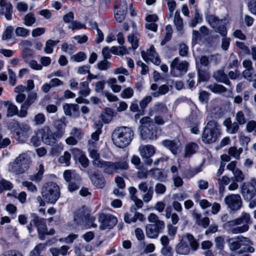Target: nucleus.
I'll use <instances>...</instances> for the list:
<instances>
[{
	"label": "nucleus",
	"instance_id": "1",
	"mask_svg": "<svg viewBox=\"0 0 256 256\" xmlns=\"http://www.w3.org/2000/svg\"><path fill=\"white\" fill-rule=\"evenodd\" d=\"M229 216L226 214L222 216L221 220L224 222L223 228L228 232L236 234H242L248 231L250 225L252 224L250 214L243 212L236 218L228 220Z\"/></svg>",
	"mask_w": 256,
	"mask_h": 256
},
{
	"label": "nucleus",
	"instance_id": "2",
	"mask_svg": "<svg viewBox=\"0 0 256 256\" xmlns=\"http://www.w3.org/2000/svg\"><path fill=\"white\" fill-rule=\"evenodd\" d=\"M134 130L131 128L120 126L116 128L112 134V140L116 146L123 148L128 146L133 139Z\"/></svg>",
	"mask_w": 256,
	"mask_h": 256
},
{
	"label": "nucleus",
	"instance_id": "3",
	"mask_svg": "<svg viewBox=\"0 0 256 256\" xmlns=\"http://www.w3.org/2000/svg\"><path fill=\"white\" fill-rule=\"evenodd\" d=\"M198 247L197 240L192 234H186L182 236L181 240L175 247V250L178 254L188 255L191 250L195 252Z\"/></svg>",
	"mask_w": 256,
	"mask_h": 256
},
{
	"label": "nucleus",
	"instance_id": "4",
	"mask_svg": "<svg viewBox=\"0 0 256 256\" xmlns=\"http://www.w3.org/2000/svg\"><path fill=\"white\" fill-rule=\"evenodd\" d=\"M148 220L152 224H148L146 226V234L148 238H156L159 234L165 228V223L163 220H160L158 216L154 213H150Z\"/></svg>",
	"mask_w": 256,
	"mask_h": 256
},
{
	"label": "nucleus",
	"instance_id": "5",
	"mask_svg": "<svg viewBox=\"0 0 256 256\" xmlns=\"http://www.w3.org/2000/svg\"><path fill=\"white\" fill-rule=\"evenodd\" d=\"M140 136L143 140H154L157 138L156 126L149 116L143 117L140 120Z\"/></svg>",
	"mask_w": 256,
	"mask_h": 256
},
{
	"label": "nucleus",
	"instance_id": "6",
	"mask_svg": "<svg viewBox=\"0 0 256 256\" xmlns=\"http://www.w3.org/2000/svg\"><path fill=\"white\" fill-rule=\"evenodd\" d=\"M220 134V125L215 120H210L204 130L202 140L205 144H212L216 140Z\"/></svg>",
	"mask_w": 256,
	"mask_h": 256
},
{
	"label": "nucleus",
	"instance_id": "7",
	"mask_svg": "<svg viewBox=\"0 0 256 256\" xmlns=\"http://www.w3.org/2000/svg\"><path fill=\"white\" fill-rule=\"evenodd\" d=\"M42 195L46 202L55 204L60 196V188L54 182H46L42 187Z\"/></svg>",
	"mask_w": 256,
	"mask_h": 256
},
{
	"label": "nucleus",
	"instance_id": "8",
	"mask_svg": "<svg viewBox=\"0 0 256 256\" xmlns=\"http://www.w3.org/2000/svg\"><path fill=\"white\" fill-rule=\"evenodd\" d=\"M31 217L32 219L30 221V224L27 226L29 232H32L33 226H36L40 239L42 240H44L46 238L45 234L47 230L46 219L38 217L34 213L31 214Z\"/></svg>",
	"mask_w": 256,
	"mask_h": 256
},
{
	"label": "nucleus",
	"instance_id": "9",
	"mask_svg": "<svg viewBox=\"0 0 256 256\" xmlns=\"http://www.w3.org/2000/svg\"><path fill=\"white\" fill-rule=\"evenodd\" d=\"M189 64L186 61H180L178 58H174L170 65V72L174 77H181L188 71Z\"/></svg>",
	"mask_w": 256,
	"mask_h": 256
},
{
	"label": "nucleus",
	"instance_id": "10",
	"mask_svg": "<svg viewBox=\"0 0 256 256\" xmlns=\"http://www.w3.org/2000/svg\"><path fill=\"white\" fill-rule=\"evenodd\" d=\"M224 202L228 208L233 212L238 210L242 206V200L238 194H230L226 196Z\"/></svg>",
	"mask_w": 256,
	"mask_h": 256
},
{
	"label": "nucleus",
	"instance_id": "11",
	"mask_svg": "<svg viewBox=\"0 0 256 256\" xmlns=\"http://www.w3.org/2000/svg\"><path fill=\"white\" fill-rule=\"evenodd\" d=\"M38 132L40 134L41 140L44 144L52 146L56 143L58 138L55 136L49 126H44L39 130Z\"/></svg>",
	"mask_w": 256,
	"mask_h": 256
},
{
	"label": "nucleus",
	"instance_id": "12",
	"mask_svg": "<svg viewBox=\"0 0 256 256\" xmlns=\"http://www.w3.org/2000/svg\"><path fill=\"white\" fill-rule=\"evenodd\" d=\"M98 220L100 223V230L111 229L114 228L118 222L117 218L114 216L108 214L102 213L100 214Z\"/></svg>",
	"mask_w": 256,
	"mask_h": 256
},
{
	"label": "nucleus",
	"instance_id": "13",
	"mask_svg": "<svg viewBox=\"0 0 256 256\" xmlns=\"http://www.w3.org/2000/svg\"><path fill=\"white\" fill-rule=\"evenodd\" d=\"M38 98L37 92L34 91H31L28 92L27 98L22 102L20 110L19 112L18 116L25 118L28 114L27 110L30 106L34 103Z\"/></svg>",
	"mask_w": 256,
	"mask_h": 256
},
{
	"label": "nucleus",
	"instance_id": "14",
	"mask_svg": "<svg viewBox=\"0 0 256 256\" xmlns=\"http://www.w3.org/2000/svg\"><path fill=\"white\" fill-rule=\"evenodd\" d=\"M32 132V128L29 124L22 123L14 134L15 139L20 143L24 142Z\"/></svg>",
	"mask_w": 256,
	"mask_h": 256
},
{
	"label": "nucleus",
	"instance_id": "15",
	"mask_svg": "<svg viewBox=\"0 0 256 256\" xmlns=\"http://www.w3.org/2000/svg\"><path fill=\"white\" fill-rule=\"evenodd\" d=\"M74 220L78 224H80L82 222L86 221V228L97 226V225L94 223L95 218L90 216L88 213H86L83 210H79L76 212Z\"/></svg>",
	"mask_w": 256,
	"mask_h": 256
},
{
	"label": "nucleus",
	"instance_id": "16",
	"mask_svg": "<svg viewBox=\"0 0 256 256\" xmlns=\"http://www.w3.org/2000/svg\"><path fill=\"white\" fill-rule=\"evenodd\" d=\"M240 193L246 200H252L256 194V188L251 182H244L240 187Z\"/></svg>",
	"mask_w": 256,
	"mask_h": 256
},
{
	"label": "nucleus",
	"instance_id": "17",
	"mask_svg": "<svg viewBox=\"0 0 256 256\" xmlns=\"http://www.w3.org/2000/svg\"><path fill=\"white\" fill-rule=\"evenodd\" d=\"M141 55L146 62L150 61L156 65L160 64V60L157 52L155 51L154 46H151L146 52L142 51Z\"/></svg>",
	"mask_w": 256,
	"mask_h": 256
},
{
	"label": "nucleus",
	"instance_id": "18",
	"mask_svg": "<svg viewBox=\"0 0 256 256\" xmlns=\"http://www.w3.org/2000/svg\"><path fill=\"white\" fill-rule=\"evenodd\" d=\"M66 124L67 122L64 117H62L54 121V133L56 138H60L64 136Z\"/></svg>",
	"mask_w": 256,
	"mask_h": 256
},
{
	"label": "nucleus",
	"instance_id": "19",
	"mask_svg": "<svg viewBox=\"0 0 256 256\" xmlns=\"http://www.w3.org/2000/svg\"><path fill=\"white\" fill-rule=\"evenodd\" d=\"M246 238L242 236H238L234 238H230L228 240L229 248L231 251L235 252L239 250L242 246L244 242H248Z\"/></svg>",
	"mask_w": 256,
	"mask_h": 256
},
{
	"label": "nucleus",
	"instance_id": "20",
	"mask_svg": "<svg viewBox=\"0 0 256 256\" xmlns=\"http://www.w3.org/2000/svg\"><path fill=\"white\" fill-rule=\"evenodd\" d=\"M154 114H158L169 115L168 109L166 104L162 102H157L149 109L148 114L152 116Z\"/></svg>",
	"mask_w": 256,
	"mask_h": 256
},
{
	"label": "nucleus",
	"instance_id": "21",
	"mask_svg": "<svg viewBox=\"0 0 256 256\" xmlns=\"http://www.w3.org/2000/svg\"><path fill=\"white\" fill-rule=\"evenodd\" d=\"M128 6L126 2L124 0L121 2L120 6L116 8L114 10V16L119 22H122L127 13Z\"/></svg>",
	"mask_w": 256,
	"mask_h": 256
},
{
	"label": "nucleus",
	"instance_id": "22",
	"mask_svg": "<svg viewBox=\"0 0 256 256\" xmlns=\"http://www.w3.org/2000/svg\"><path fill=\"white\" fill-rule=\"evenodd\" d=\"M0 14H4L8 20L12 18V6L11 3L7 0H0Z\"/></svg>",
	"mask_w": 256,
	"mask_h": 256
},
{
	"label": "nucleus",
	"instance_id": "23",
	"mask_svg": "<svg viewBox=\"0 0 256 256\" xmlns=\"http://www.w3.org/2000/svg\"><path fill=\"white\" fill-rule=\"evenodd\" d=\"M162 144L169 149L174 154H176L180 151L181 144L179 141L176 140H164Z\"/></svg>",
	"mask_w": 256,
	"mask_h": 256
},
{
	"label": "nucleus",
	"instance_id": "24",
	"mask_svg": "<svg viewBox=\"0 0 256 256\" xmlns=\"http://www.w3.org/2000/svg\"><path fill=\"white\" fill-rule=\"evenodd\" d=\"M238 124L236 122H232L230 118L226 119L223 122V125L226 127V132L231 134H235L238 131Z\"/></svg>",
	"mask_w": 256,
	"mask_h": 256
},
{
	"label": "nucleus",
	"instance_id": "25",
	"mask_svg": "<svg viewBox=\"0 0 256 256\" xmlns=\"http://www.w3.org/2000/svg\"><path fill=\"white\" fill-rule=\"evenodd\" d=\"M139 151L142 158H150L156 152L154 148L150 144L140 146Z\"/></svg>",
	"mask_w": 256,
	"mask_h": 256
},
{
	"label": "nucleus",
	"instance_id": "26",
	"mask_svg": "<svg viewBox=\"0 0 256 256\" xmlns=\"http://www.w3.org/2000/svg\"><path fill=\"white\" fill-rule=\"evenodd\" d=\"M213 77L218 82L231 86V82L229 80L228 75L224 73L223 70H218L214 72Z\"/></svg>",
	"mask_w": 256,
	"mask_h": 256
},
{
	"label": "nucleus",
	"instance_id": "27",
	"mask_svg": "<svg viewBox=\"0 0 256 256\" xmlns=\"http://www.w3.org/2000/svg\"><path fill=\"white\" fill-rule=\"evenodd\" d=\"M16 158V162H18L25 170H28L32 161L30 156L27 153L24 152L20 154Z\"/></svg>",
	"mask_w": 256,
	"mask_h": 256
},
{
	"label": "nucleus",
	"instance_id": "28",
	"mask_svg": "<svg viewBox=\"0 0 256 256\" xmlns=\"http://www.w3.org/2000/svg\"><path fill=\"white\" fill-rule=\"evenodd\" d=\"M198 149V145L193 142L187 144L184 148V158H190L196 154Z\"/></svg>",
	"mask_w": 256,
	"mask_h": 256
},
{
	"label": "nucleus",
	"instance_id": "29",
	"mask_svg": "<svg viewBox=\"0 0 256 256\" xmlns=\"http://www.w3.org/2000/svg\"><path fill=\"white\" fill-rule=\"evenodd\" d=\"M8 170L16 174H20L24 173L26 170L22 167L18 162H16V158L8 165Z\"/></svg>",
	"mask_w": 256,
	"mask_h": 256
},
{
	"label": "nucleus",
	"instance_id": "30",
	"mask_svg": "<svg viewBox=\"0 0 256 256\" xmlns=\"http://www.w3.org/2000/svg\"><path fill=\"white\" fill-rule=\"evenodd\" d=\"M206 19L210 26L214 28L223 22L222 19H220L213 14H208L206 16Z\"/></svg>",
	"mask_w": 256,
	"mask_h": 256
},
{
	"label": "nucleus",
	"instance_id": "31",
	"mask_svg": "<svg viewBox=\"0 0 256 256\" xmlns=\"http://www.w3.org/2000/svg\"><path fill=\"white\" fill-rule=\"evenodd\" d=\"M26 90V86L22 85H19L14 88V92L18 94L16 97V100L17 102L22 103L26 99V94H23Z\"/></svg>",
	"mask_w": 256,
	"mask_h": 256
},
{
	"label": "nucleus",
	"instance_id": "32",
	"mask_svg": "<svg viewBox=\"0 0 256 256\" xmlns=\"http://www.w3.org/2000/svg\"><path fill=\"white\" fill-rule=\"evenodd\" d=\"M4 106L7 108L6 116L11 117L17 114L18 116L19 112L17 106L10 102H4Z\"/></svg>",
	"mask_w": 256,
	"mask_h": 256
},
{
	"label": "nucleus",
	"instance_id": "33",
	"mask_svg": "<svg viewBox=\"0 0 256 256\" xmlns=\"http://www.w3.org/2000/svg\"><path fill=\"white\" fill-rule=\"evenodd\" d=\"M90 179L93 184L98 188H102L105 186L106 180L102 176L93 174L91 176Z\"/></svg>",
	"mask_w": 256,
	"mask_h": 256
},
{
	"label": "nucleus",
	"instance_id": "34",
	"mask_svg": "<svg viewBox=\"0 0 256 256\" xmlns=\"http://www.w3.org/2000/svg\"><path fill=\"white\" fill-rule=\"evenodd\" d=\"M140 36L138 33H132L128 36V42L131 44L132 48L135 50L138 46Z\"/></svg>",
	"mask_w": 256,
	"mask_h": 256
},
{
	"label": "nucleus",
	"instance_id": "35",
	"mask_svg": "<svg viewBox=\"0 0 256 256\" xmlns=\"http://www.w3.org/2000/svg\"><path fill=\"white\" fill-rule=\"evenodd\" d=\"M242 76L249 82L256 80V72L253 69L245 70L242 72Z\"/></svg>",
	"mask_w": 256,
	"mask_h": 256
},
{
	"label": "nucleus",
	"instance_id": "36",
	"mask_svg": "<svg viewBox=\"0 0 256 256\" xmlns=\"http://www.w3.org/2000/svg\"><path fill=\"white\" fill-rule=\"evenodd\" d=\"M64 177L66 182H70L77 179V177L80 176L74 170H66L64 172Z\"/></svg>",
	"mask_w": 256,
	"mask_h": 256
},
{
	"label": "nucleus",
	"instance_id": "37",
	"mask_svg": "<svg viewBox=\"0 0 256 256\" xmlns=\"http://www.w3.org/2000/svg\"><path fill=\"white\" fill-rule=\"evenodd\" d=\"M208 88L212 92L216 94H222L227 90V89L224 86L218 84H210Z\"/></svg>",
	"mask_w": 256,
	"mask_h": 256
},
{
	"label": "nucleus",
	"instance_id": "38",
	"mask_svg": "<svg viewBox=\"0 0 256 256\" xmlns=\"http://www.w3.org/2000/svg\"><path fill=\"white\" fill-rule=\"evenodd\" d=\"M174 22L178 30H181L183 28V20L180 16V12L176 10L174 16Z\"/></svg>",
	"mask_w": 256,
	"mask_h": 256
},
{
	"label": "nucleus",
	"instance_id": "39",
	"mask_svg": "<svg viewBox=\"0 0 256 256\" xmlns=\"http://www.w3.org/2000/svg\"><path fill=\"white\" fill-rule=\"evenodd\" d=\"M130 212L134 213L132 218L134 219V220L132 222V223L136 222L138 220L140 222H144L146 219L142 214L136 212V206H131L130 208Z\"/></svg>",
	"mask_w": 256,
	"mask_h": 256
},
{
	"label": "nucleus",
	"instance_id": "40",
	"mask_svg": "<svg viewBox=\"0 0 256 256\" xmlns=\"http://www.w3.org/2000/svg\"><path fill=\"white\" fill-rule=\"evenodd\" d=\"M230 181V178L226 176H224L218 178V182L220 187V192L223 193L224 190V186L228 185Z\"/></svg>",
	"mask_w": 256,
	"mask_h": 256
},
{
	"label": "nucleus",
	"instance_id": "41",
	"mask_svg": "<svg viewBox=\"0 0 256 256\" xmlns=\"http://www.w3.org/2000/svg\"><path fill=\"white\" fill-rule=\"evenodd\" d=\"M78 106L76 104H64L63 108L65 114L67 116L72 115V112H75L78 109Z\"/></svg>",
	"mask_w": 256,
	"mask_h": 256
},
{
	"label": "nucleus",
	"instance_id": "42",
	"mask_svg": "<svg viewBox=\"0 0 256 256\" xmlns=\"http://www.w3.org/2000/svg\"><path fill=\"white\" fill-rule=\"evenodd\" d=\"M60 40H48L46 44L44 51L46 54H52L53 52V47L58 44Z\"/></svg>",
	"mask_w": 256,
	"mask_h": 256
},
{
	"label": "nucleus",
	"instance_id": "43",
	"mask_svg": "<svg viewBox=\"0 0 256 256\" xmlns=\"http://www.w3.org/2000/svg\"><path fill=\"white\" fill-rule=\"evenodd\" d=\"M71 158V154L68 152H65L64 155L61 156L58 159V162L62 164H64L66 166L70 165Z\"/></svg>",
	"mask_w": 256,
	"mask_h": 256
},
{
	"label": "nucleus",
	"instance_id": "44",
	"mask_svg": "<svg viewBox=\"0 0 256 256\" xmlns=\"http://www.w3.org/2000/svg\"><path fill=\"white\" fill-rule=\"evenodd\" d=\"M12 188V184L0 176V193L4 190H10Z\"/></svg>",
	"mask_w": 256,
	"mask_h": 256
},
{
	"label": "nucleus",
	"instance_id": "45",
	"mask_svg": "<svg viewBox=\"0 0 256 256\" xmlns=\"http://www.w3.org/2000/svg\"><path fill=\"white\" fill-rule=\"evenodd\" d=\"M80 88L79 93L84 96H88L90 91L88 88V83L87 82H80Z\"/></svg>",
	"mask_w": 256,
	"mask_h": 256
},
{
	"label": "nucleus",
	"instance_id": "46",
	"mask_svg": "<svg viewBox=\"0 0 256 256\" xmlns=\"http://www.w3.org/2000/svg\"><path fill=\"white\" fill-rule=\"evenodd\" d=\"M242 152V148H240L237 149L235 146H232L229 148L228 153L230 156L238 160L240 154Z\"/></svg>",
	"mask_w": 256,
	"mask_h": 256
},
{
	"label": "nucleus",
	"instance_id": "47",
	"mask_svg": "<svg viewBox=\"0 0 256 256\" xmlns=\"http://www.w3.org/2000/svg\"><path fill=\"white\" fill-rule=\"evenodd\" d=\"M117 172L116 162L107 161L104 172L108 174H112Z\"/></svg>",
	"mask_w": 256,
	"mask_h": 256
},
{
	"label": "nucleus",
	"instance_id": "48",
	"mask_svg": "<svg viewBox=\"0 0 256 256\" xmlns=\"http://www.w3.org/2000/svg\"><path fill=\"white\" fill-rule=\"evenodd\" d=\"M208 68H202V66H199L198 68V75L199 78V81H206L209 78V74L207 72Z\"/></svg>",
	"mask_w": 256,
	"mask_h": 256
},
{
	"label": "nucleus",
	"instance_id": "49",
	"mask_svg": "<svg viewBox=\"0 0 256 256\" xmlns=\"http://www.w3.org/2000/svg\"><path fill=\"white\" fill-rule=\"evenodd\" d=\"M246 238L249 242H243L242 246H244V247L242 250L246 252L253 253L255 251L254 248L252 246L254 243L249 238L246 237Z\"/></svg>",
	"mask_w": 256,
	"mask_h": 256
},
{
	"label": "nucleus",
	"instance_id": "50",
	"mask_svg": "<svg viewBox=\"0 0 256 256\" xmlns=\"http://www.w3.org/2000/svg\"><path fill=\"white\" fill-rule=\"evenodd\" d=\"M169 91L168 86L166 84L162 85L159 87L158 90L152 93V95L155 97H158L160 95H164Z\"/></svg>",
	"mask_w": 256,
	"mask_h": 256
},
{
	"label": "nucleus",
	"instance_id": "51",
	"mask_svg": "<svg viewBox=\"0 0 256 256\" xmlns=\"http://www.w3.org/2000/svg\"><path fill=\"white\" fill-rule=\"evenodd\" d=\"M44 166L42 164H40L39 166V170L36 174L30 176V180L34 182H40L41 180L42 175L44 172Z\"/></svg>",
	"mask_w": 256,
	"mask_h": 256
},
{
	"label": "nucleus",
	"instance_id": "52",
	"mask_svg": "<svg viewBox=\"0 0 256 256\" xmlns=\"http://www.w3.org/2000/svg\"><path fill=\"white\" fill-rule=\"evenodd\" d=\"M152 100V97L150 96H147L144 97L139 102L140 107L142 112H144V110L147 107L149 103Z\"/></svg>",
	"mask_w": 256,
	"mask_h": 256
},
{
	"label": "nucleus",
	"instance_id": "53",
	"mask_svg": "<svg viewBox=\"0 0 256 256\" xmlns=\"http://www.w3.org/2000/svg\"><path fill=\"white\" fill-rule=\"evenodd\" d=\"M36 19L34 14L32 13H28L24 18V24L28 26H32L36 22Z\"/></svg>",
	"mask_w": 256,
	"mask_h": 256
},
{
	"label": "nucleus",
	"instance_id": "54",
	"mask_svg": "<svg viewBox=\"0 0 256 256\" xmlns=\"http://www.w3.org/2000/svg\"><path fill=\"white\" fill-rule=\"evenodd\" d=\"M235 120L240 125H244L246 122V118L242 110H239L236 114Z\"/></svg>",
	"mask_w": 256,
	"mask_h": 256
},
{
	"label": "nucleus",
	"instance_id": "55",
	"mask_svg": "<svg viewBox=\"0 0 256 256\" xmlns=\"http://www.w3.org/2000/svg\"><path fill=\"white\" fill-rule=\"evenodd\" d=\"M81 178L80 177H77V179L69 182L68 186L70 192H74L77 190L80 186Z\"/></svg>",
	"mask_w": 256,
	"mask_h": 256
},
{
	"label": "nucleus",
	"instance_id": "56",
	"mask_svg": "<svg viewBox=\"0 0 256 256\" xmlns=\"http://www.w3.org/2000/svg\"><path fill=\"white\" fill-rule=\"evenodd\" d=\"M202 21V16L198 12V10H196L194 12V18L190 22V26L192 28L195 27L196 24Z\"/></svg>",
	"mask_w": 256,
	"mask_h": 256
},
{
	"label": "nucleus",
	"instance_id": "57",
	"mask_svg": "<svg viewBox=\"0 0 256 256\" xmlns=\"http://www.w3.org/2000/svg\"><path fill=\"white\" fill-rule=\"evenodd\" d=\"M236 45L241 50L242 53L246 55L250 54V48L244 42L237 41L236 42Z\"/></svg>",
	"mask_w": 256,
	"mask_h": 256
},
{
	"label": "nucleus",
	"instance_id": "58",
	"mask_svg": "<svg viewBox=\"0 0 256 256\" xmlns=\"http://www.w3.org/2000/svg\"><path fill=\"white\" fill-rule=\"evenodd\" d=\"M169 116L170 115H164V116H162L160 114L155 116L154 118L155 124H157L158 125L160 126L164 124L166 122L168 121V116Z\"/></svg>",
	"mask_w": 256,
	"mask_h": 256
},
{
	"label": "nucleus",
	"instance_id": "59",
	"mask_svg": "<svg viewBox=\"0 0 256 256\" xmlns=\"http://www.w3.org/2000/svg\"><path fill=\"white\" fill-rule=\"evenodd\" d=\"M232 174L234 175V180L236 182H240L244 181L245 179L244 174L239 168L238 170H236V171L233 172Z\"/></svg>",
	"mask_w": 256,
	"mask_h": 256
},
{
	"label": "nucleus",
	"instance_id": "60",
	"mask_svg": "<svg viewBox=\"0 0 256 256\" xmlns=\"http://www.w3.org/2000/svg\"><path fill=\"white\" fill-rule=\"evenodd\" d=\"M110 66L111 63L104 59L97 63V68L100 70H106L110 68Z\"/></svg>",
	"mask_w": 256,
	"mask_h": 256
},
{
	"label": "nucleus",
	"instance_id": "61",
	"mask_svg": "<svg viewBox=\"0 0 256 256\" xmlns=\"http://www.w3.org/2000/svg\"><path fill=\"white\" fill-rule=\"evenodd\" d=\"M134 90L131 88H127L124 89L121 94L120 96L123 98H130L133 96Z\"/></svg>",
	"mask_w": 256,
	"mask_h": 256
},
{
	"label": "nucleus",
	"instance_id": "62",
	"mask_svg": "<svg viewBox=\"0 0 256 256\" xmlns=\"http://www.w3.org/2000/svg\"><path fill=\"white\" fill-rule=\"evenodd\" d=\"M13 30L14 28L12 26H7L2 34V40H6L10 39L12 38Z\"/></svg>",
	"mask_w": 256,
	"mask_h": 256
},
{
	"label": "nucleus",
	"instance_id": "63",
	"mask_svg": "<svg viewBox=\"0 0 256 256\" xmlns=\"http://www.w3.org/2000/svg\"><path fill=\"white\" fill-rule=\"evenodd\" d=\"M45 248V244H39L30 252V256H40L42 251Z\"/></svg>",
	"mask_w": 256,
	"mask_h": 256
},
{
	"label": "nucleus",
	"instance_id": "64",
	"mask_svg": "<svg viewBox=\"0 0 256 256\" xmlns=\"http://www.w3.org/2000/svg\"><path fill=\"white\" fill-rule=\"evenodd\" d=\"M216 248L219 250H222L224 245V238L223 236H218L215 238Z\"/></svg>",
	"mask_w": 256,
	"mask_h": 256
}]
</instances>
